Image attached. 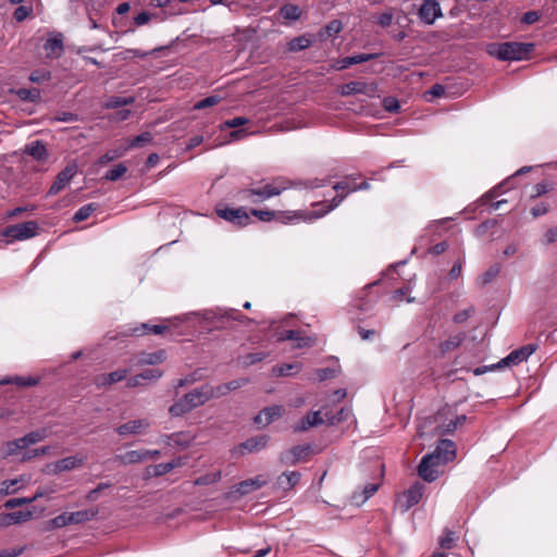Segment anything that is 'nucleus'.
Here are the masks:
<instances>
[{"label":"nucleus","mask_w":557,"mask_h":557,"mask_svg":"<svg viewBox=\"0 0 557 557\" xmlns=\"http://www.w3.org/2000/svg\"><path fill=\"white\" fill-rule=\"evenodd\" d=\"M325 182L321 181L319 178L306 181V182H299V183H290L288 181H276L270 184H267L263 187L259 188H250L245 189L242 191L243 198L246 200H249L251 202H259L261 200L269 199L271 197L280 195L283 190L295 186H302L305 188L314 189L319 188L321 186H324Z\"/></svg>","instance_id":"1"},{"label":"nucleus","mask_w":557,"mask_h":557,"mask_svg":"<svg viewBox=\"0 0 557 557\" xmlns=\"http://www.w3.org/2000/svg\"><path fill=\"white\" fill-rule=\"evenodd\" d=\"M211 391L207 386H199L174 401L169 408L171 417H182L193 409L205 405L211 399Z\"/></svg>","instance_id":"2"},{"label":"nucleus","mask_w":557,"mask_h":557,"mask_svg":"<svg viewBox=\"0 0 557 557\" xmlns=\"http://www.w3.org/2000/svg\"><path fill=\"white\" fill-rule=\"evenodd\" d=\"M534 47L535 45L532 42L508 41L491 45L488 48V53L504 61L522 60L534 50Z\"/></svg>","instance_id":"3"},{"label":"nucleus","mask_w":557,"mask_h":557,"mask_svg":"<svg viewBox=\"0 0 557 557\" xmlns=\"http://www.w3.org/2000/svg\"><path fill=\"white\" fill-rule=\"evenodd\" d=\"M38 231V223L27 221L20 224L9 225L2 231V236L11 240H24L34 237Z\"/></svg>","instance_id":"4"},{"label":"nucleus","mask_w":557,"mask_h":557,"mask_svg":"<svg viewBox=\"0 0 557 557\" xmlns=\"http://www.w3.org/2000/svg\"><path fill=\"white\" fill-rule=\"evenodd\" d=\"M442 463H446V461L438 457V453L433 451L423 456L418 467L419 476L426 482H433L437 478V472L434 468Z\"/></svg>","instance_id":"5"},{"label":"nucleus","mask_w":557,"mask_h":557,"mask_svg":"<svg viewBox=\"0 0 557 557\" xmlns=\"http://www.w3.org/2000/svg\"><path fill=\"white\" fill-rule=\"evenodd\" d=\"M424 485L417 482L405 491L397 499V506L401 512L408 511L417 505L423 495Z\"/></svg>","instance_id":"6"},{"label":"nucleus","mask_w":557,"mask_h":557,"mask_svg":"<svg viewBox=\"0 0 557 557\" xmlns=\"http://www.w3.org/2000/svg\"><path fill=\"white\" fill-rule=\"evenodd\" d=\"M537 349V345L528 344L522 346L513 351H511L508 356L503 358L498 363L493 364V368H504L510 366H517L522 361L527 360L535 350Z\"/></svg>","instance_id":"7"},{"label":"nucleus","mask_w":557,"mask_h":557,"mask_svg":"<svg viewBox=\"0 0 557 557\" xmlns=\"http://www.w3.org/2000/svg\"><path fill=\"white\" fill-rule=\"evenodd\" d=\"M77 173V166L75 163L67 164L55 177V181L48 190V196H54L59 194L75 176Z\"/></svg>","instance_id":"8"},{"label":"nucleus","mask_w":557,"mask_h":557,"mask_svg":"<svg viewBox=\"0 0 557 557\" xmlns=\"http://www.w3.org/2000/svg\"><path fill=\"white\" fill-rule=\"evenodd\" d=\"M377 89V85L375 83H366V82H349L342 86L341 95L342 96H351L357 94L367 95L372 97L375 95Z\"/></svg>","instance_id":"9"},{"label":"nucleus","mask_w":557,"mask_h":557,"mask_svg":"<svg viewBox=\"0 0 557 557\" xmlns=\"http://www.w3.org/2000/svg\"><path fill=\"white\" fill-rule=\"evenodd\" d=\"M64 37L61 33L49 34L46 42L44 44V50L47 59H59L64 52Z\"/></svg>","instance_id":"10"},{"label":"nucleus","mask_w":557,"mask_h":557,"mask_svg":"<svg viewBox=\"0 0 557 557\" xmlns=\"http://www.w3.org/2000/svg\"><path fill=\"white\" fill-rule=\"evenodd\" d=\"M216 214L221 219L228 221L238 226L247 225L250 221V218L244 208L216 209Z\"/></svg>","instance_id":"11"},{"label":"nucleus","mask_w":557,"mask_h":557,"mask_svg":"<svg viewBox=\"0 0 557 557\" xmlns=\"http://www.w3.org/2000/svg\"><path fill=\"white\" fill-rule=\"evenodd\" d=\"M442 15L441 5L436 0H424L419 9L420 20L428 25H432Z\"/></svg>","instance_id":"12"},{"label":"nucleus","mask_w":557,"mask_h":557,"mask_svg":"<svg viewBox=\"0 0 557 557\" xmlns=\"http://www.w3.org/2000/svg\"><path fill=\"white\" fill-rule=\"evenodd\" d=\"M310 451V445H297L284 451L280 459L283 465L295 466L304 460Z\"/></svg>","instance_id":"13"},{"label":"nucleus","mask_w":557,"mask_h":557,"mask_svg":"<svg viewBox=\"0 0 557 557\" xmlns=\"http://www.w3.org/2000/svg\"><path fill=\"white\" fill-rule=\"evenodd\" d=\"M285 413L282 405H273L263 408L253 419L256 424L269 425L274 420L281 418Z\"/></svg>","instance_id":"14"},{"label":"nucleus","mask_w":557,"mask_h":557,"mask_svg":"<svg viewBox=\"0 0 557 557\" xmlns=\"http://www.w3.org/2000/svg\"><path fill=\"white\" fill-rule=\"evenodd\" d=\"M278 342L294 341L296 342V348L312 347L317 338L312 336H304L300 331L287 330L280 334Z\"/></svg>","instance_id":"15"},{"label":"nucleus","mask_w":557,"mask_h":557,"mask_svg":"<svg viewBox=\"0 0 557 557\" xmlns=\"http://www.w3.org/2000/svg\"><path fill=\"white\" fill-rule=\"evenodd\" d=\"M150 426V423L146 419H136L128 422H125L117 428H115V432L119 435H135L139 434L143 431L147 430Z\"/></svg>","instance_id":"16"},{"label":"nucleus","mask_w":557,"mask_h":557,"mask_svg":"<svg viewBox=\"0 0 557 557\" xmlns=\"http://www.w3.org/2000/svg\"><path fill=\"white\" fill-rule=\"evenodd\" d=\"M194 438L195 437L188 432H176L163 436L164 443L168 446L177 447L182 449L189 447Z\"/></svg>","instance_id":"17"},{"label":"nucleus","mask_w":557,"mask_h":557,"mask_svg":"<svg viewBox=\"0 0 557 557\" xmlns=\"http://www.w3.org/2000/svg\"><path fill=\"white\" fill-rule=\"evenodd\" d=\"M324 423V418L321 411H310L297 424L294 425L295 432H305L310 428L318 426Z\"/></svg>","instance_id":"18"},{"label":"nucleus","mask_w":557,"mask_h":557,"mask_svg":"<svg viewBox=\"0 0 557 557\" xmlns=\"http://www.w3.org/2000/svg\"><path fill=\"white\" fill-rule=\"evenodd\" d=\"M267 481L261 476L257 475L252 479L244 480L235 485V492L240 496H245L250 492L257 491L265 485Z\"/></svg>","instance_id":"19"},{"label":"nucleus","mask_w":557,"mask_h":557,"mask_svg":"<svg viewBox=\"0 0 557 557\" xmlns=\"http://www.w3.org/2000/svg\"><path fill=\"white\" fill-rule=\"evenodd\" d=\"M376 57H377V54H375V53H360V54H356V55L345 57V58L339 59L336 62L335 69L339 70V71L345 70L354 64H359V63H363V62L373 60Z\"/></svg>","instance_id":"20"},{"label":"nucleus","mask_w":557,"mask_h":557,"mask_svg":"<svg viewBox=\"0 0 557 557\" xmlns=\"http://www.w3.org/2000/svg\"><path fill=\"white\" fill-rule=\"evenodd\" d=\"M128 371L126 369L116 370L111 373L100 374L95 379V383L98 387L111 385L124 380Z\"/></svg>","instance_id":"21"},{"label":"nucleus","mask_w":557,"mask_h":557,"mask_svg":"<svg viewBox=\"0 0 557 557\" xmlns=\"http://www.w3.org/2000/svg\"><path fill=\"white\" fill-rule=\"evenodd\" d=\"M166 359V352L163 349L153 352H140L137 357L139 366H154L162 363Z\"/></svg>","instance_id":"22"},{"label":"nucleus","mask_w":557,"mask_h":557,"mask_svg":"<svg viewBox=\"0 0 557 557\" xmlns=\"http://www.w3.org/2000/svg\"><path fill=\"white\" fill-rule=\"evenodd\" d=\"M83 462L84 460L82 458H77L75 456L65 457L54 462L52 472L59 473L63 471H70L81 467Z\"/></svg>","instance_id":"23"},{"label":"nucleus","mask_w":557,"mask_h":557,"mask_svg":"<svg viewBox=\"0 0 557 557\" xmlns=\"http://www.w3.org/2000/svg\"><path fill=\"white\" fill-rule=\"evenodd\" d=\"M275 220L287 224L299 220H311L310 212L302 211H276Z\"/></svg>","instance_id":"24"},{"label":"nucleus","mask_w":557,"mask_h":557,"mask_svg":"<svg viewBox=\"0 0 557 557\" xmlns=\"http://www.w3.org/2000/svg\"><path fill=\"white\" fill-rule=\"evenodd\" d=\"M434 453H438V457L448 462L456 456L455 444L450 440H442Z\"/></svg>","instance_id":"25"},{"label":"nucleus","mask_w":557,"mask_h":557,"mask_svg":"<svg viewBox=\"0 0 557 557\" xmlns=\"http://www.w3.org/2000/svg\"><path fill=\"white\" fill-rule=\"evenodd\" d=\"M114 460L122 466H128L134 463H139L144 461L143 449L139 450H128L124 454L116 455Z\"/></svg>","instance_id":"26"},{"label":"nucleus","mask_w":557,"mask_h":557,"mask_svg":"<svg viewBox=\"0 0 557 557\" xmlns=\"http://www.w3.org/2000/svg\"><path fill=\"white\" fill-rule=\"evenodd\" d=\"M269 436L267 435L253 436L242 443L240 448L247 450L248 453L259 451L267 446Z\"/></svg>","instance_id":"27"},{"label":"nucleus","mask_w":557,"mask_h":557,"mask_svg":"<svg viewBox=\"0 0 557 557\" xmlns=\"http://www.w3.org/2000/svg\"><path fill=\"white\" fill-rule=\"evenodd\" d=\"M380 484L377 483H368L361 493L355 492L351 495V502L355 505H362L366 503L374 493L379 490Z\"/></svg>","instance_id":"28"},{"label":"nucleus","mask_w":557,"mask_h":557,"mask_svg":"<svg viewBox=\"0 0 557 557\" xmlns=\"http://www.w3.org/2000/svg\"><path fill=\"white\" fill-rule=\"evenodd\" d=\"M300 476L301 474L298 471H286L278 476L277 484L284 491H288L298 484Z\"/></svg>","instance_id":"29"},{"label":"nucleus","mask_w":557,"mask_h":557,"mask_svg":"<svg viewBox=\"0 0 557 557\" xmlns=\"http://www.w3.org/2000/svg\"><path fill=\"white\" fill-rule=\"evenodd\" d=\"M312 45V39L308 35H300L290 39L286 44V49L288 52H298L309 48Z\"/></svg>","instance_id":"30"},{"label":"nucleus","mask_w":557,"mask_h":557,"mask_svg":"<svg viewBox=\"0 0 557 557\" xmlns=\"http://www.w3.org/2000/svg\"><path fill=\"white\" fill-rule=\"evenodd\" d=\"M39 383V379L33 376H8L0 381V385L4 384H16L21 387L35 386Z\"/></svg>","instance_id":"31"},{"label":"nucleus","mask_w":557,"mask_h":557,"mask_svg":"<svg viewBox=\"0 0 557 557\" xmlns=\"http://www.w3.org/2000/svg\"><path fill=\"white\" fill-rule=\"evenodd\" d=\"M25 152L32 156L35 160H45L47 157L46 146L40 141H33L25 147Z\"/></svg>","instance_id":"32"},{"label":"nucleus","mask_w":557,"mask_h":557,"mask_svg":"<svg viewBox=\"0 0 557 557\" xmlns=\"http://www.w3.org/2000/svg\"><path fill=\"white\" fill-rule=\"evenodd\" d=\"M280 15L287 21L295 22L300 18L301 10L298 5L293 3H286L281 7Z\"/></svg>","instance_id":"33"},{"label":"nucleus","mask_w":557,"mask_h":557,"mask_svg":"<svg viewBox=\"0 0 557 557\" xmlns=\"http://www.w3.org/2000/svg\"><path fill=\"white\" fill-rule=\"evenodd\" d=\"M97 511L90 510H79L74 512H69L70 524H79L86 521L91 520L96 517Z\"/></svg>","instance_id":"34"},{"label":"nucleus","mask_w":557,"mask_h":557,"mask_svg":"<svg viewBox=\"0 0 557 557\" xmlns=\"http://www.w3.org/2000/svg\"><path fill=\"white\" fill-rule=\"evenodd\" d=\"M465 339L463 333H458L456 335L449 336L446 341L442 342L440 345L441 351L446 354L455 348H457L462 341Z\"/></svg>","instance_id":"35"},{"label":"nucleus","mask_w":557,"mask_h":557,"mask_svg":"<svg viewBox=\"0 0 557 557\" xmlns=\"http://www.w3.org/2000/svg\"><path fill=\"white\" fill-rule=\"evenodd\" d=\"M134 102H135L134 97L112 96L106 101L104 108L106 109H117L121 107L133 104Z\"/></svg>","instance_id":"36"},{"label":"nucleus","mask_w":557,"mask_h":557,"mask_svg":"<svg viewBox=\"0 0 557 557\" xmlns=\"http://www.w3.org/2000/svg\"><path fill=\"white\" fill-rule=\"evenodd\" d=\"M70 524L69 512H63L45 523V530L51 531Z\"/></svg>","instance_id":"37"},{"label":"nucleus","mask_w":557,"mask_h":557,"mask_svg":"<svg viewBox=\"0 0 557 557\" xmlns=\"http://www.w3.org/2000/svg\"><path fill=\"white\" fill-rule=\"evenodd\" d=\"M183 465V461L181 458L174 459L170 462L159 463L153 466V475L161 476L170 471H172L174 468L180 467Z\"/></svg>","instance_id":"38"},{"label":"nucleus","mask_w":557,"mask_h":557,"mask_svg":"<svg viewBox=\"0 0 557 557\" xmlns=\"http://www.w3.org/2000/svg\"><path fill=\"white\" fill-rule=\"evenodd\" d=\"M16 95L23 101L37 102L40 100V91L37 88H20L16 90Z\"/></svg>","instance_id":"39"},{"label":"nucleus","mask_w":557,"mask_h":557,"mask_svg":"<svg viewBox=\"0 0 557 557\" xmlns=\"http://www.w3.org/2000/svg\"><path fill=\"white\" fill-rule=\"evenodd\" d=\"M346 195H336L330 202V205L322 211H311L310 219H319L337 208L341 202L345 199Z\"/></svg>","instance_id":"40"},{"label":"nucleus","mask_w":557,"mask_h":557,"mask_svg":"<svg viewBox=\"0 0 557 557\" xmlns=\"http://www.w3.org/2000/svg\"><path fill=\"white\" fill-rule=\"evenodd\" d=\"M219 319L222 322L230 321V320L239 321L242 323H251V322H253V320H251L250 318L244 315L243 313H240L238 310H235V309L226 310L224 313H222L220 315Z\"/></svg>","instance_id":"41"},{"label":"nucleus","mask_w":557,"mask_h":557,"mask_svg":"<svg viewBox=\"0 0 557 557\" xmlns=\"http://www.w3.org/2000/svg\"><path fill=\"white\" fill-rule=\"evenodd\" d=\"M98 206L96 203H88L81 207L74 214V222H82L87 220L94 211H96Z\"/></svg>","instance_id":"42"},{"label":"nucleus","mask_w":557,"mask_h":557,"mask_svg":"<svg viewBox=\"0 0 557 557\" xmlns=\"http://www.w3.org/2000/svg\"><path fill=\"white\" fill-rule=\"evenodd\" d=\"M5 447H7V456H14L20 450H23V449L27 448L28 446L26 445L24 437L22 436L20 438L7 442Z\"/></svg>","instance_id":"43"},{"label":"nucleus","mask_w":557,"mask_h":557,"mask_svg":"<svg viewBox=\"0 0 557 557\" xmlns=\"http://www.w3.org/2000/svg\"><path fill=\"white\" fill-rule=\"evenodd\" d=\"M152 139L153 136L150 132H144L129 140L128 148L144 147L145 145L151 143Z\"/></svg>","instance_id":"44"},{"label":"nucleus","mask_w":557,"mask_h":557,"mask_svg":"<svg viewBox=\"0 0 557 557\" xmlns=\"http://www.w3.org/2000/svg\"><path fill=\"white\" fill-rule=\"evenodd\" d=\"M268 356L269 352L265 351L247 354L246 356L243 357L242 363L244 367H250L257 362L264 360Z\"/></svg>","instance_id":"45"},{"label":"nucleus","mask_w":557,"mask_h":557,"mask_svg":"<svg viewBox=\"0 0 557 557\" xmlns=\"http://www.w3.org/2000/svg\"><path fill=\"white\" fill-rule=\"evenodd\" d=\"M23 437H24L26 445L30 446V445H34V444H37V443L44 441L47 437V431L46 430L33 431Z\"/></svg>","instance_id":"46"},{"label":"nucleus","mask_w":557,"mask_h":557,"mask_svg":"<svg viewBox=\"0 0 557 557\" xmlns=\"http://www.w3.org/2000/svg\"><path fill=\"white\" fill-rule=\"evenodd\" d=\"M456 541V534L454 531L445 529L442 536L440 537V545L442 548L449 549L454 546Z\"/></svg>","instance_id":"47"},{"label":"nucleus","mask_w":557,"mask_h":557,"mask_svg":"<svg viewBox=\"0 0 557 557\" xmlns=\"http://www.w3.org/2000/svg\"><path fill=\"white\" fill-rule=\"evenodd\" d=\"M127 171V168L123 164V163H120V164H116L114 168H112L111 170H109L106 174V180L108 181H117L119 178H121Z\"/></svg>","instance_id":"48"},{"label":"nucleus","mask_w":557,"mask_h":557,"mask_svg":"<svg viewBox=\"0 0 557 557\" xmlns=\"http://www.w3.org/2000/svg\"><path fill=\"white\" fill-rule=\"evenodd\" d=\"M10 519H12L13 524H18L22 522H26L32 519L33 512L30 510H18L9 512Z\"/></svg>","instance_id":"49"},{"label":"nucleus","mask_w":557,"mask_h":557,"mask_svg":"<svg viewBox=\"0 0 557 557\" xmlns=\"http://www.w3.org/2000/svg\"><path fill=\"white\" fill-rule=\"evenodd\" d=\"M220 480H221V472L216 471V472L207 473L205 475L199 476L195 481V484L196 485H209V484L216 483Z\"/></svg>","instance_id":"50"},{"label":"nucleus","mask_w":557,"mask_h":557,"mask_svg":"<svg viewBox=\"0 0 557 557\" xmlns=\"http://www.w3.org/2000/svg\"><path fill=\"white\" fill-rule=\"evenodd\" d=\"M17 483H18L17 479L5 480V481L1 482L0 483V496L9 495V494L16 492L18 490V487H16Z\"/></svg>","instance_id":"51"},{"label":"nucleus","mask_w":557,"mask_h":557,"mask_svg":"<svg viewBox=\"0 0 557 557\" xmlns=\"http://www.w3.org/2000/svg\"><path fill=\"white\" fill-rule=\"evenodd\" d=\"M467 420L465 414L458 416L456 419L450 420L445 428L441 431L442 434L453 433L459 425H462Z\"/></svg>","instance_id":"52"},{"label":"nucleus","mask_w":557,"mask_h":557,"mask_svg":"<svg viewBox=\"0 0 557 557\" xmlns=\"http://www.w3.org/2000/svg\"><path fill=\"white\" fill-rule=\"evenodd\" d=\"M220 101H221V97L212 95V96H209V97L198 101L197 103H195L194 109L201 110V109L210 108V107L218 104Z\"/></svg>","instance_id":"53"},{"label":"nucleus","mask_w":557,"mask_h":557,"mask_svg":"<svg viewBox=\"0 0 557 557\" xmlns=\"http://www.w3.org/2000/svg\"><path fill=\"white\" fill-rule=\"evenodd\" d=\"M251 214L258 218L260 221L270 222L275 220L276 211L252 209Z\"/></svg>","instance_id":"54"},{"label":"nucleus","mask_w":557,"mask_h":557,"mask_svg":"<svg viewBox=\"0 0 557 557\" xmlns=\"http://www.w3.org/2000/svg\"><path fill=\"white\" fill-rule=\"evenodd\" d=\"M51 78V73L47 70H36L30 73L29 81L33 83H42Z\"/></svg>","instance_id":"55"},{"label":"nucleus","mask_w":557,"mask_h":557,"mask_svg":"<svg viewBox=\"0 0 557 557\" xmlns=\"http://www.w3.org/2000/svg\"><path fill=\"white\" fill-rule=\"evenodd\" d=\"M533 189H534V194L531 195V198L535 199V198H539V197L545 195L546 193L553 190L554 186L550 183L542 182V183H537Z\"/></svg>","instance_id":"56"},{"label":"nucleus","mask_w":557,"mask_h":557,"mask_svg":"<svg viewBox=\"0 0 557 557\" xmlns=\"http://www.w3.org/2000/svg\"><path fill=\"white\" fill-rule=\"evenodd\" d=\"M57 492V485L55 484H49L45 486H39L35 493V495L32 497L34 500L42 497H47L50 494H53Z\"/></svg>","instance_id":"57"},{"label":"nucleus","mask_w":557,"mask_h":557,"mask_svg":"<svg viewBox=\"0 0 557 557\" xmlns=\"http://www.w3.org/2000/svg\"><path fill=\"white\" fill-rule=\"evenodd\" d=\"M111 487V483H108V482H102L100 484L97 485V487H95L94 490L89 491L88 494L86 495V499L88 502H95L98 499L99 497V494L106 490V488H109Z\"/></svg>","instance_id":"58"},{"label":"nucleus","mask_w":557,"mask_h":557,"mask_svg":"<svg viewBox=\"0 0 557 557\" xmlns=\"http://www.w3.org/2000/svg\"><path fill=\"white\" fill-rule=\"evenodd\" d=\"M203 386H207L211 391V394H212L211 399L225 396L230 393L225 383L216 385V386H212L210 384H205Z\"/></svg>","instance_id":"59"},{"label":"nucleus","mask_w":557,"mask_h":557,"mask_svg":"<svg viewBox=\"0 0 557 557\" xmlns=\"http://www.w3.org/2000/svg\"><path fill=\"white\" fill-rule=\"evenodd\" d=\"M49 450H50L49 446H44L40 448H35V449L28 450L27 453L24 454L22 461H28L38 456L46 455L49 453Z\"/></svg>","instance_id":"60"},{"label":"nucleus","mask_w":557,"mask_h":557,"mask_svg":"<svg viewBox=\"0 0 557 557\" xmlns=\"http://www.w3.org/2000/svg\"><path fill=\"white\" fill-rule=\"evenodd\" d=\"M33 502H34V498H32V497L11 498L4 503V507L8 509H13L15 507L30 504Z\"/></svg>","instance_id":"61"},{"label":"nucleus","mask_w":557,"mask_h":557,"mask_svg":"<svg viewBox=\"0 0 557 557\" xmlns=\"http://www.w3.org/2000/svg\"><path fill=\"white\" fill-rule=\"evenodd\" d=\"M139 374L141 376V380L157 381L162 377L163 372L159 369H147Z\"/></svg>","instance_id":"62"},{"label":"nucleus","mask_w":557,"mask_h":557,"mask_svg":"<svg viewBox=\"0 0 557 557\" xmlns=\"http://www.w3.org/2000/svg\"><path fill=\"white\" fill-rule=\"evenodd\" d=\"M500 271V267L498 264H495L493 267H491L487 271H485L482 276H481V280H482V284H487L490 283L493 278H495L498 273Z\"/></svg>","instance_id":"63"},{"label":"nucleus","mask_w":557,"mask_h":557,"mask_svg":"<svg viewBox=\"0 0 557 557\" xmlns=\"http://www.w3.org/2000/svg\"><path fill=\"white\" fill-rule=\"evenodd\" d=\"M474 313V308L473 307H469L465 310H461L459 312H457L454 317H453V321L457 324H460V323H463L465 321H467L472 314Z\"/></svg>","instance_id":"64"}]
</instances>
